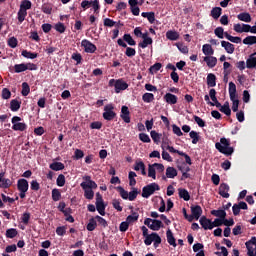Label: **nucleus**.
I'll use <instances>...</instances> for the list:
<instances>
[{
    "instance_id": "obj_44",
    "label": "nucleus",
    "mask_w": 256,
    "mask_h": 256,
    "mask_svg": "<svg viewBox=\"0 0 256 256\" xmlns=\"http://www.w3.org/2000/svg\"><path fill=\"white\" fill-rule=\"evenodd\" d=\"M148 177H151L152 179H157L155 166H153V164L148 165Z\"/></svg>"
},
{
    "instance_id": "obj_43",
    "label": "nucleus",
    "mask_w": 256,
    "mask_h": 256,
    "mask_svg": "<svg viewBox=\"0 0 256 256\" xmlns=\"http://www.w3.org/2000/svg\"><path fill=\"white\" fill-rule=\"evenodd\" d=\"M211 213L214 217H219L220 219H225V217H227V212H225V210H213Z\"/></svg>"
},
{
    "instance_id": "obj_5",
    "label": "nucleus",
    "mask_w": 256,
    "mask_h": 256,
    "mask_svg": "<svg viewBox=\"0 0 256 256\" xmlns=\"http://www.w3.org/2000/svg\"><path fill=\"white\" fill-rule=\"evenodd\" d=\"M17 189L20 192V199H25L27 191H29V182L25 179H19L17 181Z\"/></svg>"
},
{
    "instance_id": "obj_34",
    "label": "nucleus",
    "mask_w": 256,
    "mask_h": 256,
    "mask_svg": "<svg viewBox=\"0 0 256 256\" xmlns=\"http://www.w3.org/2000/svg\"><path fill=\"white\" fill-rule=\"evenodd\" d=\"M166 177H168V179H175V177H177V169L174 167H168L166 169Z\"/></svg>"
},
{
    "instance_id": "obj_10",
    "label": "nucleus",
    "mask_w": 256,
    "mask_h": 256,
    "mask_svg": "<svg viewBox=\"0 0 256 256\" xmlns=\"http://www.w3.org/2000/svg\"><path fill=\"white\" fill-rule=\"evenodd\" d=\"M81 47H83L85 53H95L97 51V46L87 39L81 41Z\"/></svg>"
},
{
    "instance_id": "obj_46",
    "label": "nucleus",
    "mask_w": 256,
    "mask_h": 256,
    "mask_svg": "<svg viewBox=\"0 0 256 256\" xmlns=\"http://www.w3.org/2000/svg\"><path fill=\"white\" fill-rule=\"evenodd\" d=\"M225 37L231 43H241V37L231 36V34L225 32Z\"/></svg>"
},
{
    "instance_id": "obj_55",
    "label": "nucleus",
    "mask_w": 256,
    "mask_h": 256,
    "mask_svg": "<svg viewBox=\"0 0 256 256\" xmlns=\"http://www.w3.org/2000/svg\"><path fill=\"white\" fill-rule=\"evenodd\" d=\"M139 219V214L137 213H133L132 215H129L126 218V221L129 225H131V223H135V221H137Z\"/></svg>"
},
{
    "instance_id": "obj_1",
    "label": "nucleus",
    "mask_w": 256,
    "mask_h": 256,
    "mask_svg": "<svg viewBox=\"0 0 256 256\" xmlns=\"http://www.w3.org/2000/svg\"><path fill=\"white\" fill-rule=\"evenodd\" d=\"M215 147L219 153H223V155H226L227 157L233 155L235 152V149L231 147V141L227 138H221L220 142L215 144Z\"/></svg>"
},
{
    "instance_id": "obj_14",
    "label": "nucleus",
    "mask_w": 256,
    "mask_h": 256,
    "mask_svg": "<svg viewBox=\"0 0 256 256\" xmlns=\"http://www.w3.org/2000/svg\"><path fill=\"white\" fill-rule=\"evenodd\" d=\"M13 185V181L9 178H5V172L0 173V188L1 189H9Z\"/></svg>"
},
{
    "instance_id": "obj_4",
    "label": "nucleus",
    "mask_w": 256,
    "mask_h": 256,
    "mask_svg": "<svg viewBox=\"0 0 256 256\" xmlns=\"http://www.w3.org/2000/svg\"><path fill=\"white\" fill-rule=\"evenodd\" d=\"M24 71H37V65L31 62L14 65L15 73H23Z\"/></svg>"
},
{
    "instance_id": "obj_23",
    "label": "nucleus",
    "mask_w": 256,
    "mask_h": 256,
    "mask_svg": "<svg viewBox=\"0 0 256 256\" xmlns=\"http://www.w3.org/2000/svg\"><path fill=\"white\" fill-rule=\"evenodd\" d=\"M251 245H256V238L252 237V239L248 242H246V248L248 250L247 255L248 256H255V251L253 250V246Z\"/></svg>"
},
{
    "instance_id": "obj_11",
    "label": "nucleus",
    "mask_w": 256,
    "mask_h": 256,
    "mask_svg": "<svg viewBox=\"0 0 256 256\" xmlns=\"http://www.w3.org/2000/svg\"><path fill=\"white\" fill-rule=\"evenodd\" d=\"M96 209L100 215L105 216V203L101 194H96Z\"/></svg>"
},
{
    "instance_id": "obj_52",
    "label": "nucleus",
    "mask_w": 256,
    "mask_h": 256,
    "mask_svg": "<svg viewBox=\"0 0 256 256\" xmlns=\"http://www.w3.org/2000/svg\"><path fill=\"white\" fill-rule=\"evenodd\" d=\"M22 56L26 59H37V53H32L27 50L22 51Z\"/></svg>"
},
{
    "instance_id": "obj_21",
    "label": "nucleus",
    "mask_w": 256,
    "mask_h": 256,
    "mask_svg": "<svg viewBox=\"0 0 256 256\" xmlns=\"http://www.w3.org/2000/svg\"><path fill=\"white\" fill-rule=\"evenodd\" d=\"M202 53L203 55H205V57H209L215 55V49H213V46H211V44H204L202 46Z\"/></svg>"
},
{
    "instance_id": "obj_30",
    "label": "nucleus",
    "mask_w": 256,
    "mask_h": 256,
    "mask_svg": "<svg viewBox=\"0 0 256 256\" xmlns=\"http://www.w3.org/2000/svg\"><path fill=\"white\" fill-rule=\"evenodd\" d=\"M178 195L180 199H184V201H189V199H191V195H189V191H187V189H178Z\"/></svg>"
},
{
    "instance_id": "obj_22",
    "label": "nucleus",
    "mask_w": 256,
    "mask_h": 256,
    "mask_svg": "<svg viewBox=\"0 0 256 256\" xmlns=\"http://www.w3.org/2000/svg\"><path fill=\"white\" fill-rule=\"evenodd\" d=\"M219 195L224 197V199H229V185L222 183L219 187Z\"/></svg>"
},
{
    "instance_id": "obj_19",
    "label": "nucleus",
    "mask_w": 256,
    "mask_h": 256,
    "mask_svg": "<svg viewBox=\"0 0 256 256\" xmlns=\"http://www.w3.org/2000/svg\"><path fill=\"white\" fill-rule=\"evenodd\" d=\"M200 225L205 229V231L213 229V222L205 216L200 218Z\"/></svg>"
},
{
    "instance_id": "obj_56",
    "label": "nucleus",
    "mask_w": 256,
    "mask_h": 256,
    "mask_svg": "<svg viewBox=\"0 0 256 256\" xmlns=\"http://www.w3.org/2000/svg\"><path fill=\"white\" fill-rule=\"evenodd\" d=\"M189 135L192 139L193 145H197V143H199V133L196 131H191Z\"/></svg>"
},
{
    "instance_id": "obj_9",
    "label": "nucleus",
    "mask_w": 256,
    "mask_h": 256,
    "mask_svg": "<svg viewBox=\"0 0 256 256\" xmlns=\"http://www.w3.org/2000/svg\"><path fill=\"white\" fill-rule=\"evenodd\" d=\"M83 182L80 184L82 189H97V183L91 180V176H83Z\"/></svg>"
},
{
    "instance_id": "obj_17",
    "label": "nucleus",
    "mask_w": 256,
    "mask_h": 256,
    "mask_svg": "<svg viewBox=\"0 0 256 256\" xmlns=\"http://www.w3.org/2000/svg\"><path fill=\"white\" fill-rule=\"evenodd\" d=\"M120 117H121V119L124 120V123H131V116H130V112H129V107L122 106Z\"/></svg>"
},
{
    "instance_id": "obj_54",
    "label": "nucleus",
    "mask_w": 256,
    "mask_h": 256,
    "mask_svg": "<svg viewBox=\"0 0 256 256\" xmlns=\"http://www.w3.org/2000/svg\"><path fill=\"white\" fill-rule=\"evenodd\" d=\"M25 17H27V11L21 10V8L18 11V22L23 23L25 21Z\"/></svg>"
},
{
    "instance_id": "obj_51",
    "label": "nucleus",
    "mask_w": 256,
    "mask_h": 256,
    "mask_svg": "<svg viewBox=\"0 0 256 256\" xmlns=\"http://www.w3.org/2000/svg\"><path fill=\"white\" fill-rule=\"evenodd\" d=\"M31 92V88L29 87V84L27 82L22 83V95L24 97H27L29 93Z\"/></svg>"
},
{
    "instance_id": "obj_15",
    "label": "nucleus",
    "mask_w": 256,
    "mask_h": 256,
    "mask_svg": "<svg viewBox=\"0 0 256 256\" xmlns=\"http://www.w3.org/2000/svg\"><path fill=\"white\" fill-rule=\"evenodd\" d=\"M233 29L236 33H249L250 25L249 24H234Z\"/></svg>"
},
{
    "instance_id": "obj_42",
    "label": "nucleus",
    "mask_w": 256,
    "mask_h": 256,
    "mask_svg": "<svg viewBox=\"0 0 256 256\" xmlns=\"http://www.w3.org/2000/svg\"><path fill=\"white\" fill-rule=\"evenodd\" d=\"M246 67L248 69H253L256 67V57L250 56V58L246 61Z\"/></svg>"
},
{
    "instance_id": "obj_36",
    "label": "nucleus",
    "mask_w": 256,
    "mask_h": 256,
    "mask_svg": "<svg viewBox=\"0 0 256 256\" xmlns=\"http://www.w3.org/2000/svg\"><path fill=\"white\" fill-rule=\"evenodd\" d=\"M166 38L169 39V41H177V39H179V33L169 30L166 32Z\"/></svg>"
},
{
    "instance_id": "obj_47",
    "label": "nucleus",
    "mask_w": 256,
    "mask_h": 256,
    "mask_svg": "<svg viewBox=\"0 0 256 256\" xmlns=\"http://www.w3.org/2000/svg\"><path fill=\"white\" fill-rule=\"evenodd\" d=\"M31 1H29V0H24V1H22L21 2V4H20V9L22 10V11H29V9H31Z\"/></svg>"
},
{
    "instance_id": "obj_2",
    "label": "nucleus",
    "mask_w": 256,
    "mask_h": 256,
    "mask_svg": "<svg viewBox=\"0 0 256 256\" xmlns=\"http://www.w3.org/2000/svg\"><path fill=\"white\" fill-rule=\"evenodd\" d=\"M228 93L230 101H232V111L237 113L239 111V96L237 95V85L235 83H229Z\"/></svg>"
},
{
    "instance_id": "obj_37",
    "label": "nucleus",
    "mask_w": 256,
    "mask_h": 256,
    "mask_svg": "<svg viewBox=\"0 0 256 256\" xmlns=\"http://www.w3.org/2000/svg\"><path fill=\"white\" fill-rule=\"evenodd\" d=\"M87 231H95V229H97V220L96 218H91L89 220V223L86 226Z\"/></svg>"
},
{
    "instance_id": "obj_24",
    "label": "nucleus",
    "mask_w": 256,
    "mask_h": 256,
    "mask_svg": "<svg viewBox=\"0 0 256 256\" xmlns=\"http://www.w3.org/2000/svg\"><path fill=\"white\" fill-rule=\"evenodd\" d=\"M134 171H141V175H147V171H145V163L141 160H137L134 164Z\"/></svg>"
},
{
    "instance_id": "obj_32",
    "label": "nucleus",
    "mask_w": 256,
    "mask_h": 256,
    "mask_svg": "<svg viewBox=\"0 0 256 256\" xmlns=\"http://www.w3.org/2000/svg\"><path fill=\"white\" fill-rule=\"evenodd\" d=\"M49 167L52 169V171H63V169H65V164L62 162H54L50 164Z\"/></svg>"
},
{
    "instance_id": "obj_49",
    "label": "nucleus",
    "mask_w": 256,
    "mask_h": 256,
    "mask_svg": "<svg viewBox=\"0 0 256 256\" xmlns=\"http://www.w3.org/2000/svg\"><path fill=\"white\" fill-rule=\"evenodd\" d=\"M90 7L93 8L94 13L99 14V10L101 9V5H99L98 0L90 1Z\"/></svg>"
},
{
    "instance_id": "obj_57",
    "label": "nucleus",
    "mask_w": 256,
    "mask_h": 256,
    "mask_svg": "<svg viewBox=\"0 0 256 256\" xmlns=\"http://www.w3.org/2000/svg\"><path fill=\"white\" fill-rule=\"evenodd\" d=\"M117 191H119L122 199H129V192H127L125 189H123V187L118 186Z\"/></svg>"
},
{
    "instance_id": "obj_39",
    "label": "nucleus",
    "mask_w": 256,
    "mask_h": 256,
    "mask_svg": "<svg viewBox=\"0 0 256 256\" xmlns=\"http://www.w3.org/2000/svg\"><path fill=\"white\" fill-rule=\"evenodd\" d=\"M142 100L144 103H152V101H155V95H153V93H144Z\"/></svg>"
},
{
    "instance_id": "obj_8",
    "label": "nucleus",
    "mask_w": 256,
    "mask_h": 256,
    "mask_svg": "<svg viewBox=\"0 0 256 256\" xmlns=\"http://www.w3.org/2000/svg\"><path fill=\"white\" fill-rule=\"evenodd\" d=\"M19 121H21V117H19V116H14L12 118L13 131H25V129H27V124H25L23 122H19Z\"/></svg>"
},
{
    "instance_id": "obj_63",
    "label": "nucleus",
    "mask_w": 256,
    "mask_h": 256,
    "mask_svg": "<svg viewBox=\"0 0 256 256\" xmlns=\"http://www.w3.org/2000/svg\"><path fill=\"white\" fill-rule=\"evenodd\" d=\"M2 99H11V91L8 88L2 90Z\"/></svg>"
},
{
    "instance_id": "obj_6",
    "label": "nucleus",
    "mask_w": 256,
    "mask_h": 256,
    "mask_svg": "<svg viewBox=\"0 0 256 256\" xmlns=\"http://www.w3.org/2000/svg\"><path fill=\"white\" fill-rule=\"evenodd\" d=\"M114 109H115V106L113 104H107L104 107L103 118L106 121H113V119L117 117V113H115Z\"/></svg>"
},
{
    "instance_id": "obj_18",
    "label": "nucleus",
    "mask_w": 256,
    "mask_h": 256,
    "mask_svg": "<svg viewBox=\"0 0 256 256\" xmlns=\"http://www.w3.org/2000/svg\"><path fill=\"white\" fill-rule=\"evenodd\" d=\"M203 61L206 62L207 67L213 69L217 65V57L215 56H204Z\"/></svg>"
},
{
    "instance_id": "obj_48",
    "label": "nucleus",
    "mask_w": 256,
    "mask_h": 256,
    "mask_svg": "<svg viewBox=\"0 0 256 256\" xmlns=\"http://www.w3.org/2000/svg\"><path fill=\"white\" fill-rule=\"evenodd\" d=\"M214 35H216L218 39H223V37H225V30L223 29V27H217L214 30Z\"/></svg>"
},
{
    "instance_id": "obj_20",
    "label": "nucleus",
    "mask_w": 256,
    "mask_h": 256,
    "mask_svg": "<svg viewBox=\"0 0 256 256\" xmlns=\"http://www.w3.org/2000/svg\"><path fill=\"white\" fill-rule=\"evenodd\" d=\"M221 46L229 55H233V53H235V45H233L232 43L223 40L221 41Z\"/></svg>"
},
{
    "instance_id": "obj_45",
    "label": "nucleus",
    "mask_w": 256,
    "mask_h": 256,
    "mask_svg": "<svg viewBox=\"0 0 256 256\" xmlns=\"http://www.w3.org/2000/svg\"><path fill=\"white\" fill-rule=\"evenodd\" d=\"M16 235H18L17 229L10 228V229L6 230L7 239H15Z\"/></svg>"
},
{
    "instance_id": "obj_16",
    "label": "nucleus",
    "mask_w": 256,
    "mask_h": 256,
    "mask_svg": "<svg viewBox=\"0 0 256 256\" xmlns=\"http://www.w3.org/2000/svg\"><path fill=\"white\" fill-rule=\"evenodd\" d=\"M114 87L116 93H121V91H125V89L129 87V84H127V82L123 81L122 79H118L116 80Z\"/></svg>"
},
{
    "instance_id": "obj_3",
    "label": "nucleus",
    "mask_w": 256,
    "mask_h": 256,
    "mask_svg": "<svg viewBox=\"0 0 256 256\" xmlns=\"http://www.w3.org/2000/svg\"><path fill=\"white\" fill-rule=\"evenodd\" d=\"M161 187L157 183H151L143 187L142 189V197L144 199H149L151 195L155 193V191H160Z\"/></svg>"
},
{
    "instance_id": "obj_28",
    "label": "nucleus",
    "mask_w": 256,
    "mask_h": 256,
    "mask_svg": "<svg viewBox=\"0 0 256 256\" xmlns=\"http://www.w3.org/2000/svg\"><path fill=\"white\" fill-rule=\"evenodd\" d=\"M166 237L169 245H171L172 247H177V242L175 240V236H173V232L171 231V229L167 230Z\"/></svg>"
},
{
    "instance_id": "obj_50",
    "label": "nucleus",
    "mask_w": 256,
    "mask_h": 256,
    "mask_svg": "<svg viewBox=\"0 0 256 256\" xmlns=\"http://www.w3.org/2000/svg\"><path fill=\"white\" fill-rule=\"evenodd\" d=\"M244 45H256V36H248L243 40Z\"/></svg>"
},
{
    "instance_id": "obj_27",
    "label": "nucleus",
    "mask_w": 256,
    "mask_h": 256,
    "mask_svg": "<svg viewBox=\"0 0 256 256\" xmlns=\"http://www.w3.org/2000/svg\"><path fill=\"white\" fill-rule=\"evenodd\" d=\"M208 87H215L217 85V76L213 73H209L206 78Z\"/></svg>"
},
{
    "instance_id": "obj_31",
    "label": "nucleus",
    "mask_w": 256,
    "mask_h": 256,
    "mask_svg": "<svg viewBox=\"0 0 256 256\" xmlns=\"http://www.w3.org/2000/svg\"><path fill=\"white\" fill-rule=\"evenodd\" d=\"M222 11H223V9H221V7H214V8H212L210 15L212 18L217 20L221 17Z\"/></svg>"
},
{
    "instance_id": "obj_41",
    "label": "nucleus",
    "mask_w": 256,
    "mask_h": 256,
    "mask_svg": "<svg viewBox=\"0 0 256 256\" xmlns=\"http://www.w3.org/2000/svg\"><path fill=\"white\" fill-rule=\"evenodd\" d=\"M221 113H224V115H231V108L229 107V102H225L224 105L220 108Z\"/></svg>"
},
{
    "instance_id": "obj_53",
    "label": "nucleus",
    "mask_w": 256,
    "mask_h": 256,
    "mask_svg": "<svg viewBox=\"0 0 256 256\" xmlns=\"http://www.w3.org/2000/svg\"><path fill=\"white\" fill-rule=\"evenodd\" d=\"M123 39L124 41H126V43H128V45H131V46L137 45V42H135V40L133 39L132 36H130V34H125L123 36Z\"/></svg>"
},
{
    "instance_id": "obj_29",
    "label": "nucleus",
    "mask_w": 256,
    "mask_h": 256,
    "mask_svg": "<svg viewBox=\"0 0 256 256\" xmlns=\"http://www.w3.org/2000/svg\"><path fill=\"white\" fill-rule=\"evenodd\" d=\"M237 19L239 21H243L244 23H251V14L247 12H243L237 15Z\"/></svg>"
},
{
    "instance_id": "obj_58",
    "label": "nucleus",
    "mask_w": 256,
    "mask_h": 256,
    "mask_svg": "<svg viewBox=\"0 0 256 256\" xmlns=\"http://www.w3.org/2000/svg\"><path fill=\"white\" fill-rule=\"evenodd\" d=\"M154 237H155V232L148 234V236L144 240L145 245L149 246L151 245V243H154Z\"/></svg>"
},
{
    "instance_id": "obj_25",
    "label": "nucleus",
    "mask_w": 256,
    "mask_h": 256,
    "mask_svg": "<svg viewBox=\"0 0 256 256\" xmlns=\"http://www.w3.org/2000/svg\"><path fill=\"white\" fill-rule=\"evenodd\" d=\"M179 170L182 173V181H184V179H189L191 177V175L189 174L191 168L189 166L183 164V166H179Z\"/></svg>"
},
{
    "instance_id": "obj_59",
    "label": "nucleus",
    "mask_w": 256,
    "mask_h": 256,
    "mask_svg": "<svg viewBox=\"0 0 256 256\" xmlns=\"http://www.w3.org/2000/svg\"><path fill=\"white\" fill-rule=\"evenodd\" d=\"M52 199L53 201H59L61 199V192H59V189L52 190Z\"/></svg>"
},
{
    "instance_id": "obj_40",
    "label": "nucleus",
    "mask_w": 256,
    "mask_h": 256,
    "mask_svg": "<svg viewBox=\"0 0 256 256\" xmlns=\"http://www.w3.org/2000/svg\"><path fill=\"white\" fill-rule=\"evenodd\" d=\"M10 109L11 111H14V112L17 111L18 109H21V102L16 99L11 100Z\"/></svg>"
},
{
    "instance_id": "obj_12",
    "label": "nucleus",
    "mask_w": 256,
    "mask_h": 256,
    "mask_svg": "<svg viewBox=\"0 0 256 256\" xmlns=\"http://www.w3.org/2000/svg\"><path fill=\"white\" fill-rule=\"evenodd\" d=\"M143 41L138 44V47H141V49H146V47H149V45H153V39L149 37V32H145L142 35Z\"/></svg>"
},
{
    "instance_id": "obj_62",
    "label": "nucleus",
    "mask_w": 256,
    "mask_h": 256,
    "mask_svg": "<svg viewBox=\"0 0 256 256\" xmlns=\"http://www.w3.org/2000/svg\"><path fill=\"white\" fill-rule=\"evenodd\" d=\"M136 54H137V51L134 48L126 47L125 55L127 57H135Z\"/></svg>"
},
{
    "instance_id": "obj_13",
    "label": "nucleus",
    "mask_w": 256,
    "mask_h": 256,
    "mask_svg": "<svg viewBox=\"0 0 256 256\" xmlns=\"http://www.w3.org/2000/svg\"><path fill=\"white\" fill-rule=\"evenodd\" d=\"M201 215H203V209L201 208V206L196 205V206H192L191 207V215H190V217H192V221L194 219L196 221H199V218L201 217Z\"/></svg>"
},
{
    "instance_id": "obj_35",
    "label": "nucleus",
    "mask_w": 256,
    "mask_h": 256,
    "mask_svg": "<svg viewBox=\"0 0 256 256\" xmlns=\"http://www.w3.org/2000/svg\"><path fill=\"white\" fill-rule=\"evenodd\" d=\"M150 135H151V138L154 141V143H156V145H159V143H161L162 134H159V133H157V131L152 130L150 132Z\"/></svg>"
},
{
    "instance_id": "obj_64",
    "label": "nucleus",
    "mask_w": 256,
    "mask_h": 256,
    "mask_svg": "<svg viewBox=\"0 0 256 256\" xmlns=\"http://www.w3.org/2000/svg\"><path fill=\"white\" fill-rule=\"evenodd\" d=\"M159 245H161V236H159V234L154 232V247H155V249H157V247H159Z\"/></svg>"
},
{
    "instance_id": "obj_61",
    "label": "nucleus",
    "mask_w": 256,
    "mask_h": 256,
    "mask_svg": "<svg viewBox=\"0 0 256 256\" xmlns=\"http://www.w3.org/2000/svg\"><path fill=\"white\" fill-rule=\"evenodd\" d=\"M56 183L58 187H64L65 186V175L60 174L56 180Z\"/></svg>"
},
{
    "instance_id": "obj_60",
    "label": "nucleus",
    "mask_w": 256,
    "mask_h": 256,
    "mask_svg": "<svg viewBox=\"0 0 256 256\" xmlns=\"http://www.w3.org/2000/svg\"><path fill=\"white\" fill-rule=\"evenodd\" d=\"M139 139H140V141H142V143H151V138L149 137V135H147L145 133H140Z\"/></svg>"
},
{
    "instance_id": "obj_7",
    "label": "nucleus",
    "mask_w": 256,
    "mask_h": 256,
    "mask_svg": "<svg viewBox=\"0 0 256 256\" xmlns=\"http://www.w3.org/2000/svg\"><path fill=\"white\" fill-rule=\"evenodd\" d=\"M144 225H147V227H149V229H151L152 231H159V229L163 227V222H161L160 220L146 218L144 220Z\"/></svg>"
},
{
    "instance_id": "obj_38",
    "label": "nucleus",
    "mask_w": 256,
    "mask_h": 256,
    "mask_svg": "<svg viewBox=\"0 0 256 256\" xmlns=\"http://www.w3.org/2000/svg\"><path fill=\"white\" fill-rule=\"evenodd\" d=\"M83 191L85 199L91 201L93 197H95V192L93 191V188L83 189Z\"/></svg>"
},
{
    "instance_id": "obj_33",
    "label": "nucleus",
    "mask_w": 256,
    "mask_h": 256,
    "mask_svg": "<svg viewBox=\"0 0 256 256\" xmlns=\"http://www.w3.org/2000/svg\"><path fill=\"white\" fill-rule=\"evenodd\" d=\"M141 16L147 19L149 23H155V12H143Z\"/></svg>"
},
{
    "instance_id": "obj_26",
    "label": "nucleus",
    "mask_w": 256,
    "mask_h": 256,
    "mask_svg": "<svg viewBox=\"0 0 256 256\" xmlns=\"http://www.w3.org/2000/svg\"><path fill=\"white\" fill-rule=\"evenodd\" d=\"M164 101H166L168 105H175L177 104V96L175 94L166 93L164 95Z\"/></svg>"
}]
</instances>
